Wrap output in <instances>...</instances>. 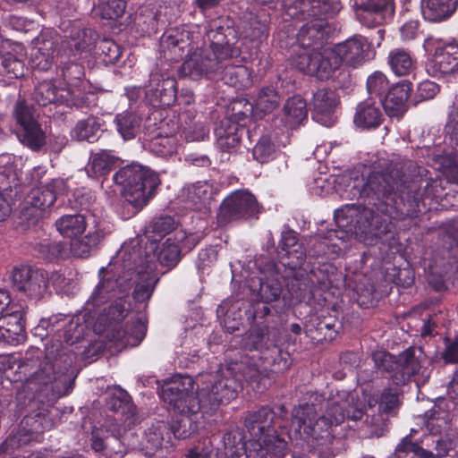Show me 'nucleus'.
<instances>
[{
  "label": "nucleus",
  "instance_id": "1",
  "mask_svg": "<svg viewBox=\"0 0 458 458\" xmlns=\"http://www.w3.org/2000/svg\"><path fill=\"white\" fill-rule=\"evenodd\" d=\"M414 163L393 157L379 163L367 176L360 190L361 204H347L335 210L334 219L346 233H354L368 245L395 241L394 220L417 216L424 199L437 198L433 188L437 181L426 182L411 174Z\"/></svg>",
  "mask_w": 458,
  "mask_h": 458
},
{
  "label": "nucleus",
  "instance_id": "2",
  "mask_svg": "<svg viewBox=\"0 0 458 458\" xmlns=\"http://www.w3.org/2000/svg\"><path fill=\"white\" fill-rule=\"evenodd\" d=\"M205 38L208 46L182 63L180 76L194 81L202 78L222 81L237 89L249 88L252 84V72L240 64L246 58L241 57L236 30L227 21L218 18L208 24Z\"/></svg>",
  "mask_w": 458,
  "mask_h": 458
},
{
  "label": "nucleus",
  "instance_id": "3",
  "mask_svg": "<svg viewBox=\"0 0 458 458\" xmlns=\"http://www.w3.org/2000/svg\"><path fill=\"white\" fill-rule=\"evenodd\" d=\"M70 318L63 314L46 318L50 322L51 339L56 344L47 346L46 352L30 347L20 365L26 376L25 386L35 392L42 403H53L66 396L74 386L75 376L72 367L76 357L72 352L62 348L63 334Z\"/></svg>",
  "mask_w": 458,
  "mask_h": 458
},
{
  "label": "nucleus",
  "instance_id": "4",
  "mask_svg": "<svg viewBox=\"0 0 458 458\" xmlns=\"http://www.w3.org/2000/svg\"><path fill=\"white\" fill-rule=\"evenodd\" d=\"M341 9L339 0H284L288 21H307L296 35V43L304 52L321 50L331 38L335 28L327 21Z\"/></svg>",
  "mask_w": 458,
  "mask_h": 458
},
{
  "label": "nucleus",
  "instance_id": "5",
  "mask_svg": "<svg viewBox=\"0 0 458 458\" xmlns=\"http://www.w3.org/2000/svg\"><path fill=\"white\" fill-rule=\"evenodd\" d=\"M345 416L344 402H328L326 411L320 415L293 418V422L302 432L310 452L318 458H333V428L342 424Z\"/></svg>",
  "mask_w": 458,
  "mask_h": 458
},
{
  "label": "nucleus",
  "instance_id": "6",
  "mask_svg": "<svg viewBox=\"0 0 458 458\" xmlns=\"http://www.w3.org/2000/svg\"><path fill=\"white\" fill-rule=\"evenodd\" d=\"M288 418V411L284 404L270 407L261 406L257 411H249L244 420V426L250 434L248 441L274 445V454L281 455L287 449L286 440L276 429L285 428L283 424Z\"/></svg>",
  "mask_w": 458,
  "mask_h": 458
},
{
  "label": "nucleus",
  "instance_id": "7",
  "mask_svg": "<svg viewBox=\"0 0 458 458\" xmlns=\"http://www.w3.org/2000/svg\"><path fill=\"white\" fill-rule=\"evenodd\" d=\"M113 180L123 187L122 193L126 201L138 208L148 203L161 183L157 173L136 163L121 167L114 173Z\"/></svg>",
  "mask_w": 458,
  "mask_h": 458
},
{
  "label": "nucleus",
  "instance_id": "8",
  "mask_svg": "<svg viewBox=\"0 0 458 458\" xmlns=\"http://www.w3.org/2000/svg\"><path fill=\"white\" fill-rule=\"evenodd\" d=\"M245 348L257 352L265 369L274 373H284L292 365V358L287 351H284L276 343L275 334L268 327L262 325L252 327L244 343Z\"/></svg>",
  "mask_w": 458,
  "mask_h": 458
},
{
  "label": "nucleus",
  "instance_id": "9",
  "mask_svg": "<svg viewBox=\"0 0 458 458\" xmlns=\"http://www.w3.org/2000/svg\"><path fill=\"white\" fill-rule=\"evenodd\" d=\"M123 259V269H126L125 280L129 284V291L133 287L134 301L143 304L146 309L159 278L153 271V267L143 263L141 247H133L131 250L124 251Z\"/></svg>",
  "mask_w": 458,
  "mask_h": 458
},
{
  "label": "nucleus",
  "instance_id": "10",
  "mask_svg": "<svg viewBox=\"0 0 458 458\" xmlns=\"http://www.w3.org/2000/svg\"><path fill=\"white\" fill-rule=\"evenodd\" d=\"M416 355V350L409 347L395 356L386 351H377L372 353V360L376 368L382 373H386L387 377L396 386H403L410 382L421 369L422 351Z\"/></svg>",
  "mask_w": 458,
  "mask_h": 458
},
{
  "label": "nucleus",
  "instance_id": "11",
  "mask_svg": "<svg viewBox=\"0 0 458 458\" xmlns=\"http://www.w3.org/2000/svg\"><path fill=\"white\" fill-rule=\"evenodd\" d=\"M262 207L249 190H235L220 203L216 220L217 227L224 228L233 222L259 219Z\"/></svg>",
  "mask_w": 458,
  "mask_h": 458
},
{
  "label": "nucleus",
  "instance_id": "12",
  "mask_svg": "<svg viewBox=\"0 0 458 458\" xmlns=\"http://www.w3.org/2000/svg\"><path fill=\"white\" fill-rule=\"evenodd\" d=\"M239 379L225 374V368L199 389L202 411H216L220 405L227 404L235 399L241 390Z\"/></svg>",
  "mask_w": 458,
  "mask_h": 458
},
{
  "label": "nucleus",
  "instance_id": "13",
  "mask_svg": "<svg viewBox=\"0 0 458 458\" xmlns=\"http://www.w3.org/2000/svg\"><path fill=\"white\" fill-rule=\"evenodd\" d=\"M98 284L85 303V310L89 313L114 299H120L129 292V284L125 280L126 270L121 276L113 267H103L98 270Z\"/></svg>",
  "mask_w": 458,
  "mask_h": 458
},
{
  "label": "nucleus",
  "instance_id": "14",
  "mask_svg": "<svg viewBox=\"0 0 458 458\" xmlns=\"http://www.w3.org/2000/svg\"><path fill=\"white\" fill-rule=\"evenodd\" d=\"M293 64L301 72L321 81L330 79L342 66L334 47L323 51L301 53L293 58Z\"/></svg>",
  "mask_w": 458,
  "mask_h": 458
},
{
  "label": "nucleus",
  "instance_id": "15",
  "mask_svg": "<svg viewBox=\"0 0 458 458\" xmlns=\"http://www.w3.org/2000/svg\"><path fill=\"white\" fill-rule=\"evenodd\" d=\"M193 379L185 377L163 386L160 397L178 413L195 414L202 410L199 391H193Z\"/></svg>",
  "mask_w": 458,
  "mask_h": 458
},
{
  "label": "nucleus",
  "instance_id": "16",
  "mask_svg": "<svg viewBox=\"0 0 458 458\" xmlns=\"http://www.w3.org/2000/svg\"><path fill=\"white\" fill-rule=\"evenodd\" d=\"M259 361V355L250 356L248 353L242 354L240 360H231L225 367V374L232 375L233 378L239 379L241 388L247 384L252 388L259 391L266 387V381L268 380L267 369L261 368Z\"/></svg>",
  "mask_w": 458,
  "mask_h": 458
},
{
  "label": "nucleus",
  "instance_id": "17",
  "mask_svg": "<svg viewBox=\"0 0 458 458\" xmlns=\"http://www.w3.org/2000/svg\"><path fill=\"white\" fill-rule=\"evenodd\" d=\"M427 72L433 77L458 76V38L436 43L427 64Z\"/></svg>",
  "mask_w": 458,
  "mask_h": 458
},
{
  "label": "nucleus",
  "instance_id": "18",
  "mask_svg": "<svg viewBox=\"0 0 458 458\" xmlns=\"http://www.w3.org/2000/svg\"><path fill=\"white\" fill-rule=\"evenodd\" d=\"M13 287L30 299L39 301L48 290V273L30 266L14 267L12 274Z\"/></svg>",
  "mask_w": 458,
  "mask_h": 458
},
{
  "label": "nucleus",
  "instance_id": "19",
  "mask_svg": "<svg viewBox=\"0 0 458 458\" xmlns=\"http://www.w3.org/2000/svg\"><path fill=\"white\" fill-rule=\"evenodd\" d=\"M342 65L358 68L374 59L376 52L367 38L354 35L334 46Z\"/></svg>",
  "mask_w": 458,
  "mask_h": 458
},
{
  "label": "nucleus",
  "instance_id": "20",
  "mask_svg": "<svg viewBox=\"0 0 458 458\" xmlns=\"http://www.w3.org/2000/svg\"><path fill=\"white\" fill-rule=\"evenodd\" d=\"M121 419H108L99 428H94L91 432L90 446L96 453L111 455L112 453H121V437L125 433Z\"/></svg>",
  "mask_w": 458,
  "mask_h": 458
},
{
  "label": "nucleus",
  "instance_id": "21",
  "mask_svg": "<svg viewBox=\"0 0 458 458\" xmlns=\"http://www.w3.org/2000/svg\"><path fill=\"white\" fill-rule=\"evenodd\" d=\"M35 101L42 106L50 104L64 105L69 107L82 108L88 106V98L71 89H58L51 81H44L38 84L34 93Z\"/></svg>",
  "mask_w": 458,
  "mask_h": 458
},
{
  "label": "nucleus",
  "instance_id": "22",
  "mask_svg": "<svg viewBox=\"0 0 458 458\" xmlns=\"http://www.w3.org/2000/svg\"><path fill=\"white\" fill-rule=\"evenodd\" d=\"M145 98L155 108L173 106L177 99L176 80L172 77L161 78L157 72L150 73Z\"/></svg>",
  "mask_w": 458,
  "mask_h": 458
},
{
  "label": "nucleus",
  "instance_id": "23",
  "mask_svg": "<svg viewBox=\"0 0 458 458\" xmlns=\"http://www.w3.org/2000/svg\"><path fill=\"white\" fill-rule=\"evenodd\" d=\"M360 22L370 28L389 22L394 15V0H354Z\"/></svg>",
  "mask_w": 458,
  "mask_h": 458
},
{
  "label": "nucleus",
  "instance_id": "24",
  "mask_svg": "<svg viewBox=\"0 0 458 458\" xmlns=\"http://www.w3.org/2000/svg\"><path fill=\"white\" fill-rule=\"evenodd\" d=\"M308 120V108L306 100L300 95L289 98L284 103L282 114L276 117L273 125L279 130L286 138H289V131L299 128Z\"/></svg>",
  "mask_w": 458,
  "mask_h": 458
},
{
  "label": "nucleus",
  "instance_id": "25",
  "mask_svg": "<svg viewBox=\"0 0 458 458\" xmlns=\"http://www.w3.org/2000/svg\"><path fill=\"white\" fill-rule=\"evenodd\" d=\"M191 43V33L184 27L166 29L160 38L164 56L173 62L180 61L189 53Z\"/></svg>",
  "mask_w": 458,
  "mask_h": 458
},
{
  "label": "nucleus",
  "instance_id": "26",
  "mask_svg": "<svg viewBox=\"0 0 458 458\" xmlns=\"http://www.w3.org/2000/svg\"><path fill=\"white\" fill-rule=\"evenodd\" d=\"M64 182L56 178L47 184L31 189L26 199V203L29 205L28 211L35 209L34 216H42L43 212L55 204L57 195L64 191Z\"/></svg>",
  "mask_w": 458,
  "mask_h": 458
},
{
  "label": "nucleus",
  "instance_id": "27",
  "mask_svg": "<svg viewBox=\"0 0 458 458\" xmlns=\"http://www.w3.org/2000/svg\"><path fill=\"white\" fill-rule=\"evenodd\" d=\"M412 83L404 80L391 84L380 105L390 117L402 118L408 110V100L412 92Z\"/></svg>",
  "mask_w": 458,
  "mask_h": 458
},
{
  "label": "nucleus",
  "instance_id": "28",
  "mask_svg": "<svg viewBox=\"0 0 458 458\" xmlns=\"http://www.w3.org/2000/svg\"><path fill=\"white\" fill-rule=\"evenodd\" d=\"M23 388L28 394L29 406L32 411L24 415L21 420V430L30 435L42 433L48 427V420L46 413L47 409L45 406L49 407L54 405L58 399L55 400L53 403H42L38 399L35 392L25 386V381L23 382Z\"/></svg>",
  "mask_w": 458,
  "mask_h": 458
},
{
  "label": "nucleus",
  "instance_id": "29",
  "mask_svg": "<svg viewBox=\"0 0 458 458\" xmlns=\"http://www.w3.org/2000/svg\"><path fill=\"white\" fill-rule=\"evenodd\" d=\"M338 99L334 90L327 88L318 89L310 102L311 116L317 123L330 127L335 123V109Z\"/></svg>",
  "mask_w": 458,
  "mask_h": 458
},
{
  "label": "nucleus",
  "instance_id": "30",
  "mask_svg": "<svg viewBox=\"0 0 458 458\" xmlns=\"http://www.w3.org/2000/svg\"><path fill=\"white\" fill-rule=\"evenodd\" d=\"M142 258L143 263L153 268L155 260L165 267H174L181 259V248L174 240L167 238L161 245L151 242L142 250Z\"/></svg>",
  "mask_w": 458,
  "mask_h": 458
},
{
  "label": "nucleus",
  "instance_id": "31",
  "mask_svg": "<svg viewBox=\"0 0 458 458\" xmlns=\"http://www.w3.org/2000/svg\"><path fill=\"white\" fill-rule=\"evenodd\" d=\"M11 310L0 316V343L17 344L25 333L26 318H22L21 307L13 306Z\"/></svg>",
  "mask_w": 458,
  "mask_h": 458
},
{
  "label": "nucleus",
  "instance_id": "32",
  "mask_svg": "<svg viewBox=\"0 0 458 458\" xmlns=\"http://www.w3.org/2000/svg\"><path fill=\"white\" fill-rule=\"evenodd\" d=\"M245 131V127L242 124H237L231 121H221L215 129L217 148L225 153H236Z\"/></svg>",
  "mask_w": 458,
  "mask_h": 458
},
{
  "label": "nucleus",
  "instance_id": "33",
  "mask_svg": "<svg viewBox=\"0 0 458 458\" xmlns=\"http://www.w3.org/2000/svg\"><path fill=\"white\" fill-rule=\"evenodd\" d=\"M380 103L376 105L372 99H367L358 104L353 117L354 124L361 129H377L384 121Z\"/></svg>",
  "mask_w": 458,
  "mask_h": 458
},
{
  "label": "nucleus",
  "instance_id": "34",
  "mask_svg": "<svg viewBox=\"0 0 458 458\" xmlns=\"http://www.w3.org/2000/svg\"><path fill=\"white\" fill-rule=\"evenodd\" d=\"M105 121L95 115H89L84 119L79 120L71 130L70 135L72 140L77 141H86L95 143L98 140L103 132Z\"/></svg>",
  "mask_w": 458,
  "mask_h": 458
},
{
  "label": "nucleus",
  "instance_id": "35",
  "mask_svg": "<svg viewBox=\"0 0 458 458\" xmlns=\"http://www.w3.org/2000/svg\"><path fill=\"white\" fill-rule=\"evenodd\" d=\"M118 161L119 157L112 150L91 151L86 168L87 174L95 179L106 177L116 166Z\"/></svg>",
  "mask_w": 458,
  "mask_h": 458
},
{
  "label": "nucleus",
  "instance_id": "36",
  "mask_svg": "<svg viewBox=\"0 0 458 458\" xmlns=\"http://www.w3.org/2000/svg\"><path fill=\"white\" fill-rule=\"evenodd\" d=\"M458 9V0H421V13L426 21L440 22L453 16Z\"/></svg>",
  "mask_w": 458,
  "mask_h": 458
},
{
  "label": "nucleus",
  "instance_id": "37",
  "mask_svg": "<svg viewBox=\"0 0 458 458\" xmlns=\"http://www.w3.org/2000/svg\"><path fill=\"white\" fill-rule=\"evenodd\" d=\"M96 33L93 30L73 24L68 36H65V47L72 55L90 50L95 44Z\"/></svg>",
  "mask_w": 458,
  "mask_h": 458
},
{
  "label": "nucleus",
  "instance_id": "38",
  "mask_svg": "<svg viewBox=\"0 0 458 458\" xmlns=\"http://www.w3.org/2000/svg\"><path fill=\"white\" fill-rule=\"evenodd\" d=\"M328 402H336L335 399H327L324 394L310 392L304 400L293 411V418H307V416H318L323 413Z\"/></svg>",
  "mask_w": 458,
  "mask_h": 458
},
{
  "label": "nucleus",
  "instance_id": "39",
  "mask_svg": "<svg viewBox=\"0 0 458 458\" xmlns=\"http://www.w3.org/2000/svg\"><path fill=\"white\" fill-rule=\"evenodd\" d=\"M56 73L65 82L67 86L65 90L71 89L76 94L81 93L86 97L85 92L81 89L85 78V69L82 64L74 61L65 62L57 67Z\"/></svg>",
  "mask_w": 458,
  "mask_h": 458
},
{
  "label": "nucleus",
  "instance_id": "40",
  "mask_svg": "<svg viewBox=\"0 0 458 458\" xmlns=\"http://www.w3.org/2000/svg\"><path fill=\"white\" fill-rule=\"evenodd\" d=\"M387 64L394 75L398 77L407 76L416 69V59L412 56L411 51L395 47L388 53Z\"/></svg>",
  "mask_w": 458,
  "mask_h": 458
},
{
  "label": "nucleus",
  "instance_id": "41",
  "mask_svg": "<svg viewBox=\"0 0 458 458\" xmlns=\"http://www.w3.org/2000/svg\"><path fill=\"white\" fill-rule=\"evenodd\" d=\"M107 408L111 411L124 417L123 422L127 423L128 426L133 424L136 420V406L132 403L130 394L123 389H119L109 397Z\"/></svg>",
  "mask_w": 458,
  "mask_h": 458
},
{
  "label": "nucleus",
  "instance_id": "42",
  "mask_svg": "<svg viewBox=\"0 0 458 458\" xmlns=\"http://www.w3.org/2000/svg\"><path fill=\"white\" fill-rule=\"evenodd\" d=\"M168 423L164 420L153 422L144 431L145 447L151 452H155L159 448H168L172 446L171 440L167 435Z\"/></svg>",
  "mask_w": 458,
  "mask_h": 458
},
{
  "label": "nucleus",
  "instance_id": "43",
  "mask_svg": "<svg viewBox=\"0 0 458 458\" xmlns=\"http://www.w3.org/2000/svg\"><path fill=\"white\" fill-rule=\"evenodd\" d=\"M57 231L66 238L76 239L87 228V221L81 213L66 214L55 221Z\"/></svg>",
  "mask_w": 458,
  "mask_h": 458
},
{
  "label": "nucleus",
  "instance_id": "44",
  "mask_svg": "<svg viewBox=\"0 0 458 458\" xmlns=\"http://www.w3.org/2000/svg\"><path fill=\"white\" fill-rule=\"evenodd\" d=\"M88 313L89 312L81 313L69 319V324L63 334L62 344H66L72 346L88 335L89 330V323L86 318Z\"/></svg>",
  "mask_w": 458,
  "mask_h": 458
},
{
  "label": "nucleus",
  "instance_id": "45",
  "mask_svg": "<svg viewBox=\"0 0 458 458\" xmlns=\"http://www.w3.org/2000/svg\"><path fill=\"white\" fill-rule=\"evenodd\" d=\"M146 333V323L142 318H137L131 323H128L125 329H114L112 337L121 344L137 345L145 338Z\"/></svg>",
  "mask_w": 458,
  "mask_h": 458
},
{
  "label": "nucleus",
  "instance_id": "46",
  "mask_svg": "<svg viewBox=\"0 0 458 458\" xmlns=\"http://www.w3.org/2000/svg\"><path fill=\"white\" fill-rule=\"evenodd\" d=\"M189 414L179 413L171 421H166L169 428L167 429V437L171 440L172 445H174V439H186L195 432L197 425L192 421Z\"/></svg>",
  "mask_w": 458,
  "mask_h": 458
},
{
  "label": "nucleus",
  "instance_id": "47",
  "mask_svg": "<svg viewBox=\"0 0 458 458\" xmlns=\"http://www.w3.org/2000/svg\"><path fill=\"white\" fill-rule=\"evenodd\" d=\"M304 333L314 343L331 342L335 339L338 331L329 329L328 326L318 315L310 316L305 324Z\"/></svg>",
  "mask_w": 458,
  "mask_h": 458
},
{
  "label": "nucleus",
  "instance_id": "48",
  "mask_svg": "<svg viewBox=\"0 0 458 458\" xmlns=\"http://www.w3.org/2000/svg\"><path fill=\"white\" fill-rule=\"evenodd\" d=\"M114 123L118 133L124 140L136 137L141 123V119L132 112H123L116 114Z\"/></svg>",
  "mask_w": 458,
  "mask_h": 458
},
{
  "label": "nucleus",
  "instance_id": "49",
  "mask_svg": "<svg viewBox=\"0 0 458 458\" xmlns=\"http://www.w3.org/2000/svg\"><path fill=\"white\" fill-rule=\"evenodd\" d=\"M304 273L295 272L293 276L288 279L283 277L284 284L288 287V291L292 298L300 301L310 299L313 295L310 282L308 276H304Z\"/></svg>",
  "mask_w": 458,
  "mask_h": 458
},
{
  "label": "nucleus",
  "instance_id": "50",
  "mask_svg": "<svg viewBox=\"0 0 458 458\" xmlns=\"http://www.w3.org/2000/svg\"><path fill=\"white\" fill-rule=\"evenodd\" d=\"M17 136L24 146L32 150H39L46 143V135L38 122L20 128Z\"/></svg>",
  "mask_w": 458,
  "mask_h": 458
},
{
  "label": "nucleus",
  "instance_id": "51",
  "mask_svg": "<svg viewBox=\"0 0 458 458\" xmlns=\"http://www.w3.org/2000/svg\"><path fill=\"white\" fill-rule=\"evenodd\" d=\"M213 187L207 182H197L188 187L186 201L191 208L200 209L206 202L212 199Z\"/></svg>",
  "mask_w": 458,
  "mask_h": 458
},
{
  "label": "nucleus",
  "instance_id": "52",
  "mask_svg": "<svg viewBox=\"0 0 458 458\" xmlns=\"http://www.w3.org/2000/svg\"><path fill=\"white\" fill-rule=\"evenodd\" d=\"M126 4L123 0H98L92 8V14L105 20H116L125 12Z\"/></svg>",
  "mask_w": 458,
  "mask_h": 458
},
{
  "label": "nucleus",
  "instance_id": "53",
  "mask_svg": "<svg viewBox=\"0 0 458 458\" xmlns=\"http://www.w3.org/2000/svg\"><path fill=\"white\" fill-rule=\"evenodd\" d=\"M280 100L279 93L273 87H263L259 89L253 104L259 115H265L275 110Z\"/></svg>",
  "mask_w": 458,
  "mask_h": 458
},
{
  "label": "nucleus",
  "instance_id": "54",
  "mask_svg": "<svg viewBox=\"0 0 458 458\" xmlns=\"http://www.w3.org/2000/svg\"><path fill=\"white\" fill-rule=\"evenodd\" d=\"M278 151L277 145L272 139V134L267 133L259 137L252 148L253 159L260 164L268 163L276 158Z\"/></svg>",
  "mask_w": 458,
  "mask_h": 458
},
{
  "label": "nucleus",
  "instance_id": "55",
  "mask_svg": "<svg viewBox=\"0 0 458 458\" xmlns=\"http://www.w3.org/2000/svg\"><path fill=\"white\" fill-rule=\"evenodd\" d=\"M104 239L102 230L96 229L89 232L83 238L76 239L72 243V253L81 258L88 257L90 251L98 247Z\"/></svg>",
  "mask_w": 458,
  "mask_h": 458
},
{
  "label": "nucleus",
  "instance_id": "56",
  "mask_svg": "<svg viewBox=\"0 0 458 458\" xmlns=\"http://www.w3.org/2000/svg\"><path fill=\"white\" fill-rule=\"evenodd\" d=\"M335 267L330 263L319 264L318 267H309L307 273L308 280L311 284H317L321 289H327L333 284V276Z\"/></svg>",
  "mask_w": 458,
  "mask_h": 458
},
{
  "label": "nucleus",
  "instance_id": "57",
  "mask_svg": "<svg viewBox=\"0 0 458 458\" xmlns=\"http://www.w3.org/2000/svg\"><path fill=\"white\" fill-rule=\"evenodd\" d=\"M284 285V281L279 279L278 274L266 279L260 278L258 297L269 303L276 301L283 293Z\"/></svg>",
  "mask_w": 458,
  "mask_h": 458
},
{
  "label": "nucleus",
  "instance_id": "58",
  "mask_svg": "<svg viewBox=\"0 0 458 458\" xmlns=\"http://www.w3.org/2000/svg\"><path fill=\"white\" fill-rule=\"evenodd\" d=\"M254 111H256L254 104L247 98H241L231 103L229 116L222 121H231L237 124H242L245 127L246 120L254 114Z\"/></svg>",
  "mask_w": 458,
  "mask_h": 458
},
{
  "label": "nucleus",
  "instance_id": "59",
  "mask_svg": "<svg viewBox=\"0 0 458 458\" xmlns=\"http://www.w3.org/2000/svg\"><path fill=\"white\" fill-rule=\"evenodd\" d=\"M271 308L268 301L259 298L249 302L244 309V317L250 324L262 325L267 317L272 316Z\"/></svg>",
  "mask_w": 458,
  "mask_h": 458
},
{
  "label": "nucleus",
  "instance_id": "60",
  "mask_svg": "<svg viewBox=\"0 0 458 458\" xmlns=\"http://www.w3.org/2000/svg\"><path fill=\"white\" fill-rule=\"evenodd\" d=\"M390 86L388 78L380 71H375L367 78L366 88L369 99L378 98L379 103L389 90Z\"/></svg>",
  "mask_w": 458,
  "mask_h": 458
},
{
  "label": "nucleus",
  "instance_id": "61",
  "mask_svg": "<svg viewBox=\"0 0 458 458\" xmlns=\"http://www.w3.org/2000/svg\"><path fill=\"white\" fill-rule=\"evenodd\" d=\"M280 263L294 272L307 273L310 265L306 263V251L303 246H298L291 251L279 255Z\"/></svg>",
  "mask_w": 458,
  "mask_h": 458
},
{
  "label": "nucleus",
  "instance_id": "62",
  "mask_svg": "<svg viewBox=\"0 0 458 458\" xmlns=\"http://www.w3.org/2000/svg\"><path fill=\"white\" fill-rule=\"evenodd\" d=\"M400 395L401 392L397 388H384L377 399L379 412L391 416L396 414L402 404Z\"/></svg>",
  "mask_w": 458,
  "mask_h": 458
},
{
  "label": "nucleus",
  "instance_id": "63",
  "mask_svg": "<svg viewBox=\"0 0 458 458\" xmlns=\"http://www.w3.org/2000/svg\"><path fill=\"white\" fill-rule=\"evenodd\" d=\"M24 61L12 53L0 55V74L6 75L10 79H18L25 74Z\"/></svg>",
  "mask_w": 458,
  "mask_h": 458
},
{
  "label": "nucleus",
  "instance_id": "64",
  "mask_svg": "<svg viewBox=\"0 0 458 458\" xmlns=\"http://www.w3.org/2000/svg\"><path fill=\"white\" fill-rule=\"evenodd\" d=\"M274 445L262 444L258 441H247L244 454L242 458H284L286 454L287 449H284L281 455L274 454Z\"/></svg>",
  "mask_w": 458,
  "mask_h": 458
}]
</instances>
